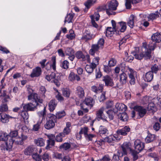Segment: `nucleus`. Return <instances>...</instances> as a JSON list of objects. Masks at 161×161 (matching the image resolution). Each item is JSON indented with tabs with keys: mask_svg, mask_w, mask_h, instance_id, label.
<instances>
[{
	"mask_svg": "<svg viewBox=\"0 0 161 161\" xmlns=\"http://www.w3.org/2000/svg\"><path fill=\"white\" fill-rule=\"evenodd\" d=\"M42 122V121H37L36 123L33 125L32 130L35 131H38L40 128L41 124Z\"/></svg>",
	"mask_w": 161,
	"mask_h": 161,
	"instance_id": "obj_41",
	"label": "nucleus"
},
{
	"mask_svg": "<svg viewBox=\"0 0 161 161\" xmlns=\"http://www.w3.org/2000/svg\"><path fill=\"white\" fill-rule=\"evenodd\" d=\"M65 53L66 55H70L74 54V51L72 48L68 47L65 50Z\"/></svg>",
	"mask_w": 161,
	"mask_h": 161,
	"instance_id": "obj_53",
	"label": "nucleus"
},
{
	"mask_svg": "<svg viewBox=\"0 0 161 161\" xmlns=\"http://www.w3.org/2000/svg\"><path fill=\"white\" fill-rule=\"evenodd\" d=\"M53 63L52 64H49L48 62H47L45 65V69L47 70H49L51 69V67L52 68L53 70L55 71L56 69V57L55 56H53L52 59Z\"/></svg>",
	"mask_w": 161,
	"mask_h": 161,
	"instance_id": "obj_17",
	"label": "nucleus"
},
{
	"mask_svg": "<svg viewBox=\"0 0 161 161\" xmlns=\"http://www.w3.org/2000/svg\"><path fill=\"white\" fill-rule=\"evenodd\" d=\"M107 6L105 7L106 12L108 15H115V12H113L117 9V8L119 5V3L116 0H111L108 2Z\"/></svg>",
	"mask_w": 161,
	"mask_h": 161,
	"instance_id": "obj_2",
	"label": "nucleus"
},
{
	"mask_svg": "<svg viewBox=\"0 0 161 161\" xmlns=\"http://www.w3.org/2000/svg\"><path fill=\"white\" fill-rule=\"evenodd\" d=\"M94 101L92 98H87L85 99L82 104H80V106L81 109L83 110L85 112L87 113L88 112V110L86 106L91 108L94 104Z\"/></svg>",
	"mask_w": 161,
	"mask_h": 161,
	"instance_id": "obj_4",
	"label": "nucleus"
},
{
	"mask_svg": "<svg viewBox=\"0 0 161 161\" xmlns=\"http://www.w3.org/2000/svg\"><path fill=\"white\" fill-rule=\"evenodd\" d=\"M130 130V128L128 126H126L121 129H119L117 130L116 133L118 135L125 136L128 134Z\"/></svg>",
	"mask_w": 161,
	"mask_h": 161,
	"instance_id": "obj_14",
	"label": "nucleus"
},
{
	"mask_svg": "<svg viewBox=\"0 0 161 161\" xmlns=\"http://www.w3.org/2000/svg\"><path fill=\"white\" fill-rule=\"evenodd\" d=\"M122 148V152L119 151L118 153L121 157H122L124 155H126L127 154V151L130 150L131 152L133 150L131 148V143L130 142H124L121 146Z\"/></svg>",
	"mask_w": 161,
	"mask_h": 161,
	"instance_id": "obj_5",
	"label": "nucleus"
},
{
	"mask_svg": "<svg viewBox=\"0 0 161 161\" xmlns=\"http://www.w3.org/2000/svg\"><path fill=\"white\" fill-rule=\"evenodd\" d=\"M151 71H150L152 72L153 73L156 74L159 70L158 66L156 64H155L151 67Z\"/></svg>",
	"mask_w": 161,
	"mask_h": 161,
	"instance_id": "obj_59",
	"label": "nucleus"
},
{
	"mask_svg": "<svg viewBox=\"0 0 161 161\" xmlns=\"http://www.w3.org/2000/svg\"><path fill=\"white\" fill-rule=\"evenodd\" d=\"M8 137V135L6 133H0V139L1 140L3 141H6Z\"/></svg>",
	"mask_w": 161,
	"mask_h": 161,
	"instance_id": "obj_57",
	"label": "nucleus"
},
{
	"mask_svg": "<svg viewBox=\"0 0 161 161\" xmlns=\"http://www.w3.org/2000/svg\"><path fill=\"white\" fill-rule=\"evenodd\" d=\"M27 138V136L23 135H21V137L19 138L15 141V142L17 144L22 145L23 143V141L25 140Z\"/></svg>",
	"mask_w": 161,
	"mask_h": 161,
	"instance_id": "obj_40",
	"label": "nucleus"
},
{
	"mask_svg": "<svg viewBox=\"0 0 161 161\" xmlns=\"http://www.w3.org/2000/svg\"><path fill=\"white\" fill-rule=\"evenodd\" d=\"M96 1H93L92 0H87V2L85 3V5L87 9H89L91 6L92 5L93 3H95Z\"/></svg>",
	"mask_w": 161,
	"mask_h": 161,
	"instance_id": "obj_50",
	"label": "nucleus"
},
{
	"mask_svg": "<svg viewBox=\"0 0 161 161\" xmlns=\"http://www.w3.org/2000/svg\"><path fill=\"white\" fill-rule=\"evenodd\" d=\"M57 105V102L56 100H52L51 101L49 104L48 106L49 107V110L51 112H53L55 109Z\"/></svg>",
	"mask_w": 161,
	"mask_h": 161,
	"instance_id": "obj_34",
	"label": "nucleus"
},
{
	"mask_svg": "<svg viewBox=\"0 0 161 161\" xmlns=\"http://www.w3.org/2000/svg\"><path fill=\"white\" fill-rule=\"evenodd\" d=\"M144 143L142 142L139 140H136L134 142V151H136L139 153L142 151L144 147Z\"/></svg>",
	"mask_w": 161,
	"mask_h": 161,
	"instance_id": "obj_9",
	"label": "nucleus"
},
{
	"mask_svg": "<svg viewBox=\"0 0 161 161\" xmlns=\"http://www.w3.org/2000/svg\"><path fill=\"white\" fill-rule=\"evenodd\" d=\"M71 147V145L70 143L67 142L61 145L59 147L61 149H62L64 150H67L69 149Z\"/></svg>",
	"mask_w": 161,
	"mask_h": 161,
	"instance_id": "obj_45",
	"label": "nucleus"
},
{
	"mask_svg": "<svg viewBox=\"0 0 161 161\" xmlns=\"http://www.w3.org/2000/svg\"><path fill=\"white\" fill-rule=\"evenodd\" d=\"M68 79L70 81H73L75 80L79 81L80 78L78 75L75 74L73 72H71L69 74Z\"/></svg>",
	"mask_w": 161,
	"mask_h": 161,
	"instance_id": "obj_31",
	"label": "nucleus"
},
{
	"mask_svg": "<svg viewBox=\"0 0 161 161\" xmlns=\"http://www.w3.org/2000/svg\"><path fill=\"white\" fill-rule=\"evenodd\" d=\"M96 68L95 65H92L90 64L89 65H86L85 69L87 73L89 74H91Z\"/></svg>",
	"mask_w": 161,
	"mask_h": 161,
	"instance_id": "obj_35",
	"label": "nucleus"
},
{
	"mask_svg": "<svg viewBox=\"0 0 161 161\" xmlns=\"http://www.w3.org/2000/svg\"><path fill=\"white\" fill-rule=\"evenodd\" d=\"M42 69L40 67H37L33 69L30 76L32 78L38 77L42 74Z\"/></svg>",
	"mask_w": 161,
	"mask_h": 161,
	"instance_id": "obj_16",
	"label": "nucleus"
},
{
	"mask_svg": "<svg viewBox=\"0 0 161 161\" xmlns=\"http://www.w3.org/2000/svg\"><path fill=\"white\" fill-rule=\"evenodd\" d=\"M73 17L74 15L72 14L69 13L67 14L65 18L64 21V23H65L66 22H68V23H69L71 22L72 20L73 19Z\"/></svg>",
	"mask_w": 161,
	"mask_h": 161,
	"instance_id": "obj_47",
	"label": "nucleus"
},
{
	"mask_svg": "<svg viewBox=\"0 0 161 161\" xmlns=\"http://www.w3.org/2000/svg\"><path fill=\"white\" fill-rule=\"evenodd\" d=\"M75 56L78 59L82 58L83 61L85 60V57L81 51H78L76 52Z\"/></svg>",
	"mask_w": 161,
	"mask_h": 161,
	"instance_id": "obj_44",
	"label": "nucleus"
},
{
	"mask_svg": "<svg viewBox=\"0 0 161 161\" xmlns=\"http://www.w3.org/2000/svg\"><path fill=\"white\" fill-rule=\"evenodd\" d=\"M44 140L42 138H39L34 140V142L38 146H43L45 144Z\"/></svg>",
	"mask_w": 161,
	"mask_h": 161,
	"instance_id": "obj_38",
	"label": "nucleus"
},
{
	"mask_svg": "<svg viewBox=\"0 0 161 161\" xmlns=\"http://www.w3.org/2000/svg\"><path fill=\"white\" fill-rule=\"evenodd\" d=\"M88 130V128L86 127L81 128L79 133L76 134L77 138L80 139L82 137L81 135L82 134H84V136H85L87 134Z\"/></svg>",
	"mask_w": 161,
	"mask_h": 161,
	"instance_id": "obj_21",
	"label": "nucleus"
},
{
	"mask_svg": "<svg viewBox=\"0 0 161 161\" xmlns=\"http://www.w3.org/2000/svg\"><path fill=\"white\" fill-rule=\"evenodd\" d=\"M76 93L80 98H83L85 96L84 90L80 86H78L76 88Z\"/></svg>",
	"mask_w": 161,
	"mask_h": 161,
	"instance_id": "obj_29",
	"label": "nucleus"
},
{
	"mask_svg": "<svg viewBox=\"0 0 161 161\" xmlns=\"http://www.w3.org/2000/svg\"><path fill=\"white\" fill-rule=\"evenodd\" d=\"M71 126V123L67 122L66 124V126L64 129L63 132L60 133V136L64 137L65 135H68L71 132V129L70 128Z\"/></svg>",
	"mask_w": 161,
	"mask_h": 161,
	"instance_id": "obj_18",
	"label": "nucleus"
},
{
	"mask_svg": "<svg viewBox=\"0 0 161 161\" xmlns=\"http://www.w3.org/2000/svg\"><path fill=\"white\" fill-rule=\"evenodd\" d=\"M156 139V137L154 135L149 133L145 139L146 143H149L153 141Z\"/></svg>",
	"mask_w": 161,
	"mask_h": 161,
	"instance_id": "obj_36",
	"label": "nucleus"
},
{
	"mask_svg": "<svg viewBox=\"0 0 161 161\" xmlns=\"http://www.w3.org/2000/svg\"><path fill=\"white\" fill-rule=\"evenodd\" d=\"M103 81L105 82V85L107 86H112L114 85L113 79L108 75L103 76Z\"/></svg>",
	"mask_w": 161,
	"mask_h": 161,
	"instance_id": "obj_20",
	"label": "nucleus"
},
{
	"mask_svg": "<svg viewBox=\"0 0 161 161\" xmlns=\"http://www.w3.org/2000/svg\"><path fill=\"white\" fill-rule=\"evenodd\" d=\"M104 109L105 108L104 107H102L97 111V118L98 121L101 119L104 122H107V117L104 116L103 114V111H104Z\"/></svg>",
	"mask_w": 161,
	"mask_h": 161,
	"instance_id": "obj_7",
	"label": "nucleus"
},
{
	"mask_svg": "<svg viewBox=\"0 0 161 161\" xmlns=\"http://www.w3.org/2000/svg\"><path fill=\"white\" fill-rule=\"evenodd\" d=\"M46 107H45L44 108L43 110L37 113V114L39 117L40 120L42 121L43 120H44L46 116Z\"/></svg>",
	"mask_w": 161,
	"mask_h": 161,
	"instance_id": "obj_28",
	"label": "nucleus"
},
{
	"mask_svg": "<svg viewBox=\"0 0 161 161\" xmlns=\"http://www.w3.org/2000/svg\"><path fill=\"white\" fill-rule=\"evenodd\" d=\"M134 109L135 111L137 112L141 118L143 117L147 112L146 109L141 106H135L134 107Z\"/></svg>",
	"mask_w": 161,
	"mask_h": 161,
	"instance_id": "obj_13",
	"label": "nucleus"
},
{
	"mask_svg": "<svg viewBox=\"0 0 161 161\" xmlns=\"http://www.w3.org/2000/svg\"><path fill=\"white\" fill-rule=\"evenodd\" d=\"M69 34H67L66 35V37L69 39L72 40L75 38V34L74 33V31L72 30H70L69 31Z\"/></svg>",
	"mask_w": 161,
	"mask_h": 161,
	"instance_id": "obj_51",
	"label": "nucleus"
},
{
	"mask_svg": "<svg viewBox=\"0 0 161 161\" xmlns=\"http://www.w3.org/2000/svg\"><path fill=\"white\" fill-rule=\"evenodd\" d=\"M99 58L98 57H96L93 59L92 62L91 64L92 65H95V67H96L97 65L98 64Z\"/></svg>",
	"mask_w": 161,
	"mask_h": 161,
	"instance_id": "obj_63",
	"label": "nucleus"
},
{
	"mask_svg": "<svg viewBox=\"0 0 161 161\" xmlns=\"http://www.w3.org/2000/svg\"><path fill=\"white\" fill-rule=\"evenodd\" d=\"M130 37V36L129 35H126L119 42V43L120 46L122 45L124 43H125L126 40L129 39Z\"/></svg>",
	"mask_w": 161,
	"mask_h": 161,
	"instance_id": "obj_61",
	"label": "nucleus"
},
{
	"mask_svg": "<svg viewBox=\"0 0 161 161\" xmlns=\"http://www.w3.org/2000/svg\"><path fill=\"white\" fill-rule=\"evenodd\" d=\"M127 67L130 72L128 73L129 77L130 79V84L131 85H134L135 83V77L137 75V73L133 69L129 68V66H127Z\"/></svg>",
	"mask_w": 161,
	"mask_h": 161,
	"instance_id": "obj_8",
	"label": "nucleus"
},
{
	"mask_svg": "<svg viewBox=\"0 0 161 161\" xmlns=\"http://www.w3.org/2000/svg\"><path fill=\"white\" fill-rule=\"evenodd\" d=\"M116 60L114 58H112L108 61V64L111 67H113L116 64Z\"/></svg>",
	"mask_w": 161,
	"mask_h": 161,
	"instance_id": "obj_58",
	"label": "nucleus"
},
{
	"mask_svg": "<svg viewBox=\"0 0 161 161\" xmlns=\"http://www.w3.org/2000/svg\"><path fill=\"white\" fill-rule=\"evenodd\" d=\"M62 90L63 95L66 97L69 98L70 94L69 89L67 88H63Z\"/></svg>",
	"mask_w": 161,
	"mask_h": 161,
	"instance_id": "obj_42",
	"label": "nucleus"
},
{
	"mask_svg": "<svg viewBox=\"0 0 161 161\" xmlns=\"http://www.w3.org/2000/svg\"><path fill=\"white\" fill-rule=\"evenodd\" d=\"M111 66L109 65H104L103 69L105 72L107 73H108L111 72L112 69L111 68Z\"/></svg>",
	"mask_w": 161,
	"mask_h": 161,
	"instance_id": "obj_54",
	"label": "nucleus"
},
{
	"mask_svg": "<svg viewBox=\"0 0 161 161\" xmlns=\"http://www.w3.org/2000/svg\"><path fill=\"white\" fill-rule=\"evenodd\" d=\"M119 24L121 27L120 29V31L121 32H124L126 28V23L124 22H121L119 23Z\"/></svg>",
	"mask_w": 161,
	"mask_h": 161,
	"instance_id": "obj_56",
	"label": "nucleus"
},
{
	"mask_svg": "<svg viewBox=\"0 0 161 161\" xmlns=\"http://www.w3.org/2000/svg\"><path fill=\"white\" fill-rule=\"evenodd\" d=\"M118 116L119 119L123 121H126L128 119L127 114L125 112L119 113L118 114Z\"/></svg>",
	"mask_w": 161,
	"mask_h": 161,
	"instance_id": "obj_39",
	"label": "nucleus"
},
{
	"mask_svg": "<svg viewBox=\"0 0 161 161\" xmlns=\"http://www.w3.org/2000/svg\"><path fill=\"white\" fill-rule=\"evenodd\" d=\"M94 37V36L90 32L88 31H86L84 32L82 38L85 40L86 41L91 40Z\"/></svg>",
	"mask_w": 161,
	"mask_h": 161,
	"instance_id": "obj_22",
	"label": "nucleus"
},
{
	"mask_svg": "<svg viewBox=\"0 0 161 161\" xmlns=\"http://www.w3.org/2000/svg\"><path fill=\"white\" fill-rule=\"evenodd\" d=\"M96 132L101 136H107L108 135V130L107 128L102 125L99 127Z\"/></svg>",
	"mask_w": 161,
	"mask_h": 161,
	"instance_id": "obj_12",
	"label": "nucleus"
},
{
	"mask_svg": "<svg viewBox=\"0 0 161 161\" xmlns=\"http://www.w3.org/2000/svg\"><path fill=\"white\" fill-rule=\"evenodd\" d=\"M117 136H109L106 137L104 139L105 142H107L111 145H113V143H114L116 140H117Z\"/></svg>",
	"mask_w": 161,
	"mask_h": 161,
	"instance_id": "obj_26",
	"label": "nucleus"
},
{
	"mask_svg": "<svg viewBox=\"0 0 161 161\" xmlns=\"http://www.w3.org/2000/svg\"><path fill=\"white\" fill-rule=\"evenodd\" d=\"M57 94L56 95V97L57 99L59 101H62L64 100V97L61 96L60 92L57 91Z\"/></svg>",
	"mask_w": 161,
	"mask_h": 161,
	"instance_id": "obj_64",
	"label": "nucleus"
},
{
	"mask_svg": "<svg viewBox=\"0 0 161 161\" xmlns=\"http://www.w3.org/2000/svg\"><path fill=\"white\" fill-rule=\"evenodd\" d=\"M47 120V121L44 125L45 128L48 130L53 128L55 126V122H56L55 115L51 114H48Z\"/></svg>",
	"mask_w": 161,
	"mask_h": 161,
	"instance_id": "obj_3",
	"label": "nucleus"
},
{
	"mask_svg": "<svg viewBox=\"0 0 161 161\" xmlns=\"http://www.w3.org/2000/svg\"><path fill=\"white\" fill-rule=\"evenodd\" d=\"M153 78V75L152 72L149 71L146 74L144 79L145 81L148 82L151 81Z\"/></svg>",
	"mask_w": 161,
	"mask_h": 161,
	"instance_id": "obj_27",
	"label": "nucleus"
},
{
	"mask_svg": "<svg viewBox=\"0 0 161 161\" xmlns=\"http://www.w3.org/2000/svg\"><path fill=\"white\" fill-rule=\"evenodd\" d=\"M151 39L153 42H155L154 43H155L156 42H161V35L159 33L153 34L151 36Z\"/></svg>",
	"mask_w": 161,
	"mask_h": 161,
	"instance_id": "obj_23",
	"label": "nucleus"
},
{
	"mask_svg": "<svg viewBox=\"0 0 161 161\" xmlns=\"http://www.w3.org/2000/svg\"><path fill=\"white\" fill-rule=\"evenodd\" d=\"M101 48L99 47L96 44L92 45L91 49L89 51L90 54L92 56H94L95 53L98 51Z\"/></svg>",
	"mask_w": 161,
	"mask_h": 161,
	"instance_id": "obj_25",
	"label": "nucleus"
},
{
	"mask_svg": "<svg viewBox=\"0 0 161 161\" xmlns=\"http://www.w3.org/2000/svg\"><path fill=\"white\" fill-rule=\"evenodd\" d=\"M10 118H11L12 117L4 113H0V120L3 123L8 122Z\"/></svg>",
	"mask_w": 161,
	"mask_h": 161,
	"instance_id": "obj_24",
	"label": "nucleus"
},
{
	"mask_svg": "<svg viewBox=\"0 0 161 161\" xmlns=\"http://www.w3.org/2000/svg\"><path fill=\"white\" fill-rule=\"evenodd\" d=\"M66 114L64 110L58 112L56 114V115L55 116L56 117V120L57 118L58 119H61Z\"/></svg>",
	"mask_w": 161,
	"mask_h": 161,
	"instance_id": "obj_46",
	"label": "nucleus"
},
{
	"mask_svg": "<svg viewBox=\"0 0 161 161\" xmlns=\"http://www.w3.org/2000/svg\"><path fill=\"white\" fill-rule=\"evenodd\" d=\"M45 79L48 81H50L52 79H55L58 80V79L56 78V76L55 73L52 72L50 75H47L45 77Z\"/></svg>",
	"mask_w": 161,
	"mask_h": 161,
	"instance_id": "obj_43",
	"label": "nucleus"
},
{
	"mask_svg": "<svg viewBox=\"0 0 161 161\" xmlns=\"http://www.w3.org/2000/svg\"><path fill=\"white\" fill-rule=\"evenodd\" d=\"M55 141L54 140H47V145L46 147V149H48L51 147V146H53L54 145Z\"/></svg>",
	"mask_w": 161,
	"mask_h": 161,
	"instance_id": "obj_52",
	"label": "nucleus"
},
{
	"mask_svg": "<svg viewBox=\"0 0 161 161\" xmlns=\"http://www.w3.org/2000/svg\"><path fill=\"white\" fill-rule=\"evenodd\" d=\"M29 95L28 97V99L29 100H31L32 102H37L42 103L43 100L38 98V94L37 93L31 92L29 93Z\"/></svg>",
	"mask_w": 161,
	"mask_h": 161,
	"instance_id": "obj_10",
	"label": "nucleus"
},
{
	"mask_svg": "<svg viewBox=\"0 0 161 161\" xmlns=\"http://www.w3.org/2000/svg\"><path fill=\"white\" fill-rule=\"evenodd\" d=\"M130 130V128L128 126H126L121 129H119L117 130L116 133L118 135L125 136L128 134Z\"/></svg>",
	"mask_w": 161,
	"mask_h": 161,
	"instance_id": "obj_15",
	"label": "nucleus"
},
{
	"mask_svg": "<svg viewBox=\"0 0 161 161\" xmlns=\"http://www.w3.org/2000/svg\"><path fill=\"white\" fill-rule=\"evenodd\" d=\"M36 149L33 146H30L24 150V154L26 155H32L36 152Z\"/></svg>",
	"mask_w": 161,
	"mask_h": 161,
	"instance_id": "obj_19",
	"label": "nucleus"
},
{
	"mask_svg": "<svg viewBox=\"0 0 161 161\" xmlns=\"http://www.w3.org/2000/svg\"><path fill=\"white\" fill-rule=\"evenodd\" d=\"M108 115V117L110 119H114V114H115L114 112L112 110H108L106 112Z\"/></svg>",
	"mask_w": 161,
	"mask_h": 161,
	"instance_id": "obj_60",
	"label": "nucleus"
},
{
	"mask_svg": "<svg viewBox=\"0 0 161 161\" xmlns=\"http://www.w3.org/2000/svg\"><path fill=\"white\" fill-rule=\"evenodd\" d=\"M5 141L6 142V150L9 151H10L12 148L13 144L15 141V140L10 136H8L7 139Z\"/></svg>",
	"mask_w": 161,
	"mask_h": 161,
	"instance_id": "obj_11",
	"label": "nucleus"
},
{
	"mask_svg": "<svg viewBox=\"0 0 161 161\" xmlns=\"http://www.w3.org/2000/svg\"><path fill=\"white\" fill-rule=\"evenodd\" d=\"M69 63L68 61L65 60L61 63V67L64 69H67L69 68Z\"/></svg>",
	"mask_w": 161,
	"mask_h": 161,
	"instance_id": "obj_49",
	"label": "nucleus"
},
{
	"mask_svg": "<svg viewBox=\"0 0 161 161\" xmlns=\"http://www.w3.org/2000/svg\"><path fill=\"white\" fill-rule=\"evenodd\" d=\"M147 109L148 111H152V112L155 111V104L153 103H150L148 104Z\"/></svg>",
	"mask_w": 161,
	"mask_h": 161,
	"instance_id": "obj_48",
	"label": "nucleus"
},
{
	"mask_svg": "<svg viewBox=\"0 0 161 161\" xmlns=\"http://www.w3.org/2000/svg\"><path fill=\"white\" fill-rule=\"evenodd\" d=\"M159 13L158 12H156L154 13L150 14L147 16L148 21L150 20H153L156 19L159 16Z\"/></svg>",
	"mask_w": 161,
	"mask_h": 161,
	"instance_id": "obj_37",
	"label": "nucleus"
},
{
	"mask_svg": "<svg viewBox=\"0 0 161 161\" xmlns=\"http://www.w3.org/2000/svg\"><path fill=\"white\" fill-rule=\"evenodd\" d=\"M149 49L142 51V53H133V55L135 58L137 59H142L143 58L145 59H150L151 56V50H154L156 47L155 43L149 44Z\"/></svg>",
	"mask_w": 161,
	"mask_h": 161,
	"instance_id": "obj_1",
	"label": "nucleus"
},
{
	"mask_svg": "<svg viewBox=\"0 0 161 161\" xmlns=\"http://www.w3.org/2000/svg\"><path fill=\"white\" fill-rule=\"evenodd\" d=\"M39 105V103L37 102H32L25 104L23 107L25 110L27 111H34L36 108V107Z\"/></svg>",
	"mask_w": 161,
	"mask_h": 161,
	"instance_id": "obj_6",
	"label": "nucleus"
},
{
	"mask_svg": "<svg viewBox=\"0 0 161 161\" xmlns=\"http://www.w3.org/2000/svg\"><path fill=\"white\" fill-rule=\"evenodd\" d=\"M19 116H20L24 120L27 119L29 117L28 112L26 110L20 112L19 114Z\"/></svg>",
	"mask_w": 161,
	"mask_h": 161,
	"instance_id": "obj_33",
	"label": "nucleus"
},
{
	"mask_svg": "<svg viewBox=\"0 0 161 161\" xmlns=\"http://www.w3.org/2000/svg\"><path fill=\"white\" fill-rule=\"evenodd\" d=\"M136 17L134 15H131L129 17L127 22V25L131 28H133L134 24V21Z\"/></svg>",
	"mask_w": 161,
	"mask_h": 161,
	"instance_id": "obj_30",
	"label": "nucleus"
},
{
	"mask_svg": "<svg viewBox=\"0 0 161 161\" xmlns=\"http://www.w3.org/2000/svg\"><path fill=\"white\" fill-rule=\"evenodd\" d=\"M119 77L120 83L123 85L125 84L127 78V76L126 74L124 72H123L120 75Z\"/></svg>",
	"mask_w": 161,
	"mask_h": 161,
	"instance_id": "obj_32",
	"label": "nucleus"
},
{
	"mask_svg": "<svg viewBox=\"0 0 161 161\" xmlns=\"http://www.w3.org/2000/svg\"><path fill=\"white\" fill-rule=\"evenodd\" d=\"M32 155L33 158L36 161H42V158L41 156L36 153V152L34 153H33Z\"/></svg>",
	"mask_w": 161,
	"mask_h": 161,
	"instance_id": "obj_55",
	"label": "nucleus"
},
{
	"mask_svg": "<svg viewBox=\"0 0 161 161\" xmlns=\"http://www.w3.org/2000/svg\"><path fill=\"white\" fill-rule=\"evenodd\" d=\"M8 108L6 104H2L0 107V111L5 112L8 110Z\"/></svg>",
	"mask_w": 161,
	"mask_h": 161,
	"instance_id": "obj_62",
	"label": "nucleus"
}]
</instances>
